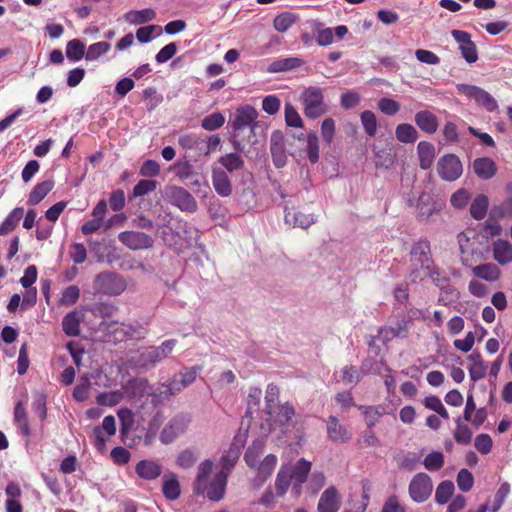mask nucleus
Masks as SVG:
<instances>
[{
    "mask_svg": "<svg viewBox=\"0 0 512 512\" xmlns=\"http://www.w3.org/2000/svg\"><path fill=\"white\" fill-rule=\"evenodd\" d=\"M89 310L95 317L105 319L113 316L116 307L111 303L99 302L92 305Z\"/></svg>",
    "mask_w": 512,
    "mask_h": 512,
    "instance_id": "57",
    "label": "nucleus"
},
{
    "mask_svg": "<svg viewBox=\"0 0 512 512\" xmlns=\"http://www.w3.org/2000/svg\"><path fill=\"white\" fill-rule=\"evenodd\" d=\"M358 409L363 413L368 428H373L378 420L386 414V408L383 405H359Z\"/></svg>",
    "mask_w": 512,
    "mask_h": 512,
    "instance_id": "34",
    "label": "nucleus"
},
{
    "mask_svg": "<svg viewBox=\"0 0 512 512\" xmlns=\"http://www.w3.org/2000/svg\"><path fill=\"white\" fill-rule=\"evenodd\" d=\"M419 166L423 170L431 168L435 159V147L428 141H421L417 145Z\"/></svg>",
    "mask_w": 512,
    "mask_h": 512,
    "instance_id": "28",
    "label": "nucleus"
},
{
    "mask_svg": "<svg viewBox=\"0 0 512 512\" xmlns=\"http://www.w3.org/2000/svg\"><path fill=\"white\" fill-rule=\"evenodd\" d=\"M54 181L46 180L35 185L28 197V204L37 205L53 189Z\"/></svg>",
    "mask_w": 512,
    "mask_h": 512,
    "instance_id": "36",
    "label": "nucleus"
},
{
    "mask_svg": "<svg viewBox=\"0 0 512 512\" xmlns=\"http://www.w3.org/2000/svg\"><path fill=\"white\" fill-rule=\"evenodd\" d=\"M125 279L112 272L100 273L95 277L94 288L97 292L117 296L120 295L126 289Z\"/></svg>",
    "mask_w": 512,
    "mask_h": 512,
    "instance_id": "6",
    "label": "nucleus"
},
{
    "mask_svg": "<svg viewBox=\"0 0 512 512\" xmlns=\"http://www.w3.org/2000/svg\"><path fill=\"white\" fill-rule=\"evenodd\" d=\"M462 420L461 417L455 419L456 429L454 431V438L458 444L468 445L472 440V431L468 425L463 424Z\"/></svg>",
    "mask_w": 512,
    "mask_h": 512,
    "instance_id": "43",
    "label": "nucleus"
},
{
    "mask_svg": "<svg viewBox=\"0 0 512 512\" xmlns=\"http://www.w3.org/2000/svg\"><path fill=\"white\" fill-rule=\"evenodd\" d=\"M424 467L430 471H439L444 466V455L440 451H432L423 460Z\"/></svg>",
    "mask_w": 512,
    "mask_h": 512,
    "instance_id": "49",
    "label": "nucleus"
},
{
    "mask_svg": "<svg viewBox=\"0 0 512 512\" xmlns=\"http://www.w3.org/2000/svg\"><path fill=\"white\" fill-rule=\"evenodd\" d=\"M255 121L256 110L252 106H244L236 110L234 119L231 121L232 141L235 149L242 151L245 143L253 137Z\"/></svg>",
    "mask_w": 512,
    "mask_h": 512,
    "instance_id": "2",
    "label": "nucleus"
},
{
    "mask_svg": "<svg viewBox=\"0 0 512 512\" xmlns=\"http://www.w3.org/2000/svg\"><path fill=\"white\" fill-rule=\"evenodd\" d=\"M361 101V96L354 90L344 92L340 97V104L345 110L355 108Z\"/></svg>",
    "mask_w": 512,
    "mask_h": 512,
    "instance_id": "59",
    "label": "nucleus"
},
{
    "mask_svg": "<svg viewBox=\"0 0 512 512\" xmlns=\"http://www.w3.org/2000/svg\"><path fill=\"white\" fill-rule=\"evenodd\" d=\"M111 48L110 43L101 41L91 44L86 52L85 58L88 61L97 60L100 56L106 54Z\"/></svg>",
    "mask_w": 512,
    "mask_h": 512,
    "instance_id": "51",
    "label": "nucleus"
},
{
    "mask_svg": "<svg viewBox=\"0 0 512 512\" xmlns=\"http://www.w3.org/2000/svg\"><path fill=\"white\" fill-rule=\"evenodd\" d=\"M279 388L274 384H269L266 389L265 402H266V413L274 409L279 405Z\"/></svg>",
    "mask_w": 512,
    "mask_h": 512,
    "instance_id": "63",
    "label": "nucleus"
},
{
    "mask_svg": "<svg viewBox=\"0 0 512 512\" xmlns=\"http://www.w3.org/2000/svg\"><path fill=\"white\" fill-rule=\"evenodd\" d=\"M136 474L144 480H155L162 473L161 465L153 460H140L135 466Z\"/></svg>",
    "mask_w": 512,
    "mask_h": 512,
    "instance_id": "21",
    "label": "nucleus"
},
{
    "mask_svg": "<svg viewBox=\"0 0 512 512\" xmlns=\"http://www.w3.org/2000/svg\"><path fill=\"white\" fill-rule=\"evenodd\" d=\"M169 202L182 212L194 213L198 210V204L193 195L180 186H170L166 189Z\"/></svg>",
    "mask_w": 512,
    "mask_h": 512,
    "instance_id": "7",
    "label": "nucleus"
},
{
    "mask_svg": "<svg viewBox=\"0 0 512 512\" xmlns=\"http://www.w3.org/2000/svg\"><path fill=\"white\" fill-rule=\"evenodd\" d=\"M433 482L431 477L420 472L413 476L409 483L408 492L411 499L416 503H423L431 496Z\"/></svg>",
    "mask_w": 512,
    "mask_h": 512,
    "instance_id": "8",
    "label": "nucleus"
},
{
    "mask_svg": "<svg viewBox=\"0 0 512 512\" xmlns=\"http://www.w3.org/2000/svg\"><path fill=\"white\" fill-rule=\"evenodd\" d=\"M157 187L155 180H140L133 188V197H142L153 192Z\"/></svg>",
    "mask_w": 512,
    "mask_h": 512,
    "instance_id": "62",
    "label": "nucleus"
},
{
    "mask_svg": "<svg viewBox=\"0 0 512 512\" xmlns=\"http://www.w3.org/2000/svg\"><path fill=\"white\" fill-rule=\"evenodd\" d=\"M212 183L215 191L222 197H227L232 192L231 182L227 173L221 169H214Z\"/></svg>",
    "mask_w": 512,
    "mask_h": 512,
    "instance_id": "29",
    "label": "nucleus"
},
{
    "mask_svg": "<svg viewBox=\"0 0 512 512\" xmlns=\"http://www.w3.org/2000/svg\"><path fill=\"white\" fill-rule=\"evenodd\" d=\"M474 173L483 180H489L497 172L496 163L489 157H479L473 161Z\"/></svg>",
    "mask_w": 512,
    "mask_h": 512,
    "instance_id": "23",
    "label": "nucleus"
},
{
    "mask_svg": "<svg viewBox=\"0 0 512 512\" xmlns=\"http://www.w3.org/2000/svg\"><path fill=\"white\" fill-rule=\"evenodd\" d=\"M297 18L291 12H283L274 18L273 26L276 31L284 33L296 22Z\"/></svg>",
    "mask_w": 512,
    "mask_h": 512,
    "instance_id": "46",
    "label": "nucleus"
},
{
    "mask_svg": "<svg viewBox=\"0 0 512 512\" xmlns=\"http://www.w3.org/2000/svg\"><path fill=\"white\" fill-rule=\"evenodd\" d=\"M189 424V418L184 415H177L172 418L163 428L160 434V440L164 444H169L180 434L184 433Z\"/></svg>",
    "mask_w": 512,
    "mask_h": 512,
    "instance_id": "13",
    "label": "nucleus"
},
{
    "mask_svg": "<svg viewBox=\"0 0 512 512\" xmlns=\"http://www.w3.org/2000/svg\"><path fill=\"white\" fill-rule=\"evenodd\" d=\"M285 223L292 227H300L306 229L316 222L314 214H304L295 208H290L287 204L284 206Z\"/></svg>",
    "mask_w": 512,
    "mask_h": 512,
    "instance_id": "16",
    "label": "nucleus"
},
{
    "mask_svg": "<svg viewBox=\"0 0 512 512\" xmlns=\"http://www.w3.org/2000/svg\"><path fill=\"white\" fill-rule=\"evenodd\" d=\"M437 172L442 180L453 182L462 175L463 165L456 154H445L437 162Z\"/></svg>",
    "mask_w": 512,
    "mask_h": 512,
    "instance_id": "9",
    "label": "nucleus"
},
{
    "mask_svg": "<svg viewBox=\"0 0 512 512\" xmlns=\"http://www.w3.org/2000/svg\"><path fill=\"white\" fill-rule=\"evenodd\" d=\"M512 218V197L505 199L500 205H495L490 211V220L498 221Z\"/></svg>",
    "mask_w": 512,
    "mask_h": 512,
    "instance_id": "42",
    "label": "nucleus"
},
{
    "mask_svg": "<svg viewBox=\"0 0 512 512\" xmlns=\"http://www.w3.org/2000/svg\"><path fill=\"white\" fill-rule=\"evenodd\" d=\"M304 115L309 119H317L327 112L324 95L319 87L310 86L301 94Z\"/></svg>",
    "mask_w": 512,
    "mask_h": 512,
    "instance_id": "5",
    "label": "nucleus"
},
{
    "mask_svg": "<svg viewBox=\"0 0 512 512\" xmlns=\"http://www.w3.org/2000/svg\"><path fill=\"white\" fill-rule=\"evenodd\" d=\"M414 121L420 130L428 134L435 133L439 126L437 117L428 110L418 111L414 116Z\"/></svg>",
    "mask_w": 512,
    "mask_h": 512,
    "instance_id": "25",
    "label": "nucleus"
},
{
    "mask_svg": "<svg viewBox=\"0 0 512 512\" xmlns=\"http://www.w3.org/2000/svg\"><path fill=\"white\" fill-rule=\"evenodd\" d=\"M475 277L488 282H494L499 279L501 271L499 267L493 263H485L478 265L472 269Z\"/></svg>",
    "mask_w": 512,
    "mask_h": 512,
    "instance_id": "32",
    "label": "nucleus"
},
{
    "mask_svg": "<svg viewBox=\"0 0 512 512\" xmlns=\"http://www.w3.org/2000/svg\"><path fill=\"white\" fill-rule=\"evenodd\" d=\"M270 151L272 154L273 163L277 168H281L286 164L287 156L285 150V141L283 132L275 130L270 138Z\"/></svg>",
    "mask_w": 512,
    "mask_h": 512,
    "instance_id": "15",
    "label": "nucleus"
},
{
    "mask_svg": "<svg viewBox=\"0 0 512 512\" xmlns=\"http://www.w3.org/2000/svg\"><path fill=\"white\" fill-rule=\"evenodd\" d=\"M424 405L426 408L436 412L440 417L445 420L449 419V414L447 409L442 404L440 398L435 395L427 396L424 399Z\"/></svg>",
    "mask_w": 512,
    "mask_h": 512,
    "instance_id": "52",
    "label": "nucleus"
},
{
    "mask_svg": "<svg viewBox=\"0 0 512 512\" xmlns=\"http://www.w3.org/2000/svg\"><path fill=\"white\" fill-rule=\"evenodd\" d=\"M306 152L308 159L312 164L319 161V139L314 133L308 134Z\"/></svg>",
    "mask_w": 512,
    "mask_h": 512,
    "instance_id": "55",
    "label": "nucleus"
},
{
    "mask_svg": "<svg viewBox=\"0 0 512 512\" xmlns=\"http://www.w3.org/2000/svg\"><path fill=\"white\" fill-rule=\"evenodd\" d=\"M162 493L169 501H175L180 497L181 488L176 474L168 473L164 475Z\"/></svg>",
    "mask_w": 512,
    "mask_h": 512,
    "instance_id": "27",
    "label": "nucleus"
},
{
    "mask_svg": "<svg viewBox=\"0 0 512 512\" xmlns=\"http://www.w3.org/2000/svg\"><path fill=\"white\" fill-rule=\"evenodd\" d=\"M489 199L485 194H478L471 203L470 214L475 220H482L487 214Z\"/></svg>",
    "mask_w": 512,
    "mask_h": 512,
    "instance_id": "37",
    "label": "nucleus"
},
{
    "mask_svg": "<svg viewBox=\"0 0 512 512\" xmlns=\"http://www.w3.org/2000/svg\"><path fill=\"white\" fill-rule=\"evenodd\" d=\"M177 341L169 339L159 346H150L144 349L135 361V365L140 368H153L158 363L166 359L173 351Z\"/></svg>",
    "mask_w": 512,
    "mask_h": 512,
    "instance_id": "4",
    "label": "nucleus"
},
{
    "mask_svg": "<svg viewBox=\"0 0 512 512\" xmlns=\"http://www.w3.org/2000/svg\"><path fill=\"white\" fill-rule=\"evenodd\" d=\"M327 436L333 442H347L351 434L346 427L339 423L336 416H329L327 420Z\"/></svg>",
    "mask_w": 512,
    "mask_h": 512,
    "instance_id": "22",
    "label": "nucleus"
},
{
    "mask_svg": "<svg viewBox=\"0 0 512 512\" xmlns=\"http://www.w3.org/2000/svg\"><path fill=\"white\" fill-rule=\"evenodd\" d=\"M509 493L510 485L507 482L502 483L494 495V500L490 512H497L500 510Z\"/></svg>",
    "mask_w": 512,
    "mask_h": 512,
    "instance_id": "58",
    "label": "nucleus"
},
{
    "mask_svg": "<svg viewBox=\"0 0 512 512\" xmlns=\"http://www.w3.org/2000/svg\"><path fill=\"white\" fill-rule=\"evenodd\" d=\"M457 89L469 99H474L477 104L482 105L488 112H493L498 109V103L494 97L478 86L459 84L457 85Z\"/></svg>",
    "mask_w": 512,
    "mask_h": 512,
    "instance_id": "10",
    "label": "nucleus"
},
{
    "mask_svg": "<svg viewBox=\"0 0 512 512\" xmlns=\"http://www.w3.org/2000/svg\"><path fill=\"white\" fill-rule=\"evenodd\" d=\"M213 470L214 463L211 460L201 462L193 487L196 494L205 495L209 500L217 502L224 498L228 478L224 473H216L210 480Z\"/></svg>",
    "mask_w": 512,
    "mask_h": 512,
    "instance_id": "1",
    "label": "nucleus"
},
{
    "mask_svg": "<svg viewBox=\"0 0 512 512\" xmlns=\"http://www.w3.org/2000/svg\"><path fill=\"white\" fill-rule=\"evenodd\" d=\"M285 121L289 127L300 128L303 125L299 113L290 103H286L285 105Z\"/></svg>",
    "mask_w": 512,
    "mask_h": 512,
    "instance_id": "60",
    "label": "nucleus"
},
{
    "mask_svg": "<svg viewBox=\"0 0 512 512\" xmlns=\"http://www.w3.org/2000/svg\"><path fill=\"white\" fill-rule=\"evenodd\" d=\"M411 262L419 265L421 269H428V265L434 262L432 258L430 241L427 238H420L415 241L410 250Z\"/></svg>",
    "mask_w": 512,
    "mask_h": 512,
    "instance_id": "12",
    "label": "nucleus"
},
{
    "mask_svg": "<svg viewBox=\"0 0 512 512\" xmlns=\"http://www.w3.org/2000/svg\"><path fill=\"white\" fill-rule=\"evenodd\" d=\"M116 433V421L114 416L108 415L104 417L102 421L101 426H96L93 429V435L95 438V445L101 449L105 446V443L107 441V438L105 437V434L107 436H112Z\"/></svg>",
    "mask_w": 512,
    "mask_h": 512,
    "instance_id": "19",
    "label": "nucleus"
},
{
    "mask_svg": "<svg viewBox=\"0 0 512 512\" xmlns=\"http://www.w3.org/2000/svg\"><path fill=\"white\" fill-rule=\"evenodd\" d=\"M277 465V456L274 454H268L258 464V485L269 478Z\"/></svg>",
    "mask_w": 512,
    "mask_h": 512,
    "instance_id": "38",
    "label": "nucleus"
},
{
    "mask_svg": "<svg viewBox=\"0 0 512 512\" xmlns=\"http://www.w3.org/2000/svg\"><path fill=\"white\" fill-rule=\"evenodd\" d=\"M291 480H293V478L292 476H290L289 471H286L283 468H281L275 480V489L277 496L282 497L287 492Z\"/></svg>",
    "mask_w": 512,
    "mask_h": 512,
    "instance_id": "50",
    "label": "nucleus"
},
{
    "mask_svg": "<svg viewBox=\"0 0 512 512\" xmlns=\"http://www.w3.org/2000/svg\"><path fill=\"white\" fill-rule=\"evenodd\" d=\"M443 203L436 201L430 194L421 193L417 201V219L428 221L430 217L441 211Z\"/></svg>",
    "mask_w": 512,
    "mask_h": 512,
    "instance_id": "14",
    "label": "nucleus"
},
{
    "mask_svg": "<svg viewBox=\"0 0 512 512\" xmlns=\"http://www.w3.org/2000/svg\"><path fill=\"white\" fill-rule=\"evenodd\" d=\"M379 110L388 116L396 115L400 110V104L391 98H381L378 102Z\"/></svg>",
    "mask_w": 512,
    "mask_h": 512,
    "instance_id": "61",
    "label": "nucleus"
},
{
    "mask_svg": "<svg viewBox=\"0 0 512 512\" xmlns=\"http://www.w3.org/2000/svg\"><path fill=\"white\" fill-rule=\"evenodd\" d=\"M311 470V462L307 461L304 458H301L297 461L295 466L292 468V471L289 472L290 476H292L294 481V488L299 486L302 488L303 483L306 482L308 475Z\"/></svg>",
    "mask_w": 512,
    "mask_h": 512,
    "instance_id": "31",
    "label": "nucleus"
},
{
    "mask_svg": "<svg viewBox=\"0 0 512 512\" xmlns=\"http://www.w3.org/2000/svg\"><path fill=\"white\" fill-rule=\"evenodd\" d=\"M225 123V117L220 112H214L201 121V126L207 131H214L223 126Z\"/></svg>",
    "mask_w": 512,
    "mask_h": 512,
    "instance_id": "53",
    "label": "nucleus"
},
{
    "mask_svg": "<svg viewBox=\"0 0 512 512\" xmlns=\"http://www.w3.org/2000/svg\"><path fill=\"white\" fill-rule=\"evenodd\" d=\"M85 319L84 310H73L67 313L62 320V329L67 336L77 337L80 335V324Z\"/></svg>",
    "mask_w": 512,
    "mask_h": 512,
    "instance_id": "18",
    "label": "nucleus"
},
{
    "mask_svg": "<svg viewBox=\"0 0 512 512\" xmlns=\"http://www.w3.org/2000/svg\"><path fill=\"white\" fill-rule=\"evenodd\" d=\"M456 482L462 492H469L474 485L473 474L468 469L463 468L458 472Z\"/></svg>",
    "mask_w": 512,
    "mask_h": 512,
    "instance_id": "56",
    "label": "nucleus"
},
{
    "mask_svg": "<svg viewBox=\"0 0 512 512\" xmlns=\"http://www.w3.org/2000/svg\"><path fill=\"white\" fill-rule=\"evenodd\" d=\"M118 240L127 248L137 251L150 249L154 245L152 236L140 231H123L118 234Z\"/></svg>",
    "mask_w": 512,
    "mask_h": 512,
    "instance_id": "11",
    "label": "nucleus"
},
{
    "mask_svg": "<svg viewBox=\"0 0 512 512\" xmlns=\"http://www.w3.org/2000/svg\"><path fill=\"white\" fill-rule=\"evenodd\" d=\"M124 399L121 390L103 392L98 394L96 402L100 406L112 407L119 404Z\"/></svg>",
    "mask_w": 512,
    "mask_h": 512,
    "instance_id": "47",
    "label": "nucleus"
},
{
    "mask_svg": "<svg viewBox=\"0 0 512 512\" xmlns=\"http://www.w3.org/2000/svg\"><path fill=\"white\" fill-rule=\"evenodd\" d=\"M454 491L455 486L451 480H444L440 482L435 491L436 503L440 505L446 504L452 497Z\"/></svg>",
    "mask_w": 512,
    "mask_h": 512,
    "instance_id": "39",
    "label": "nucleus"
},
{
    "mask_svg": "<svg viewBox=\"0 0 512 512\" xmlns=\"http://www.w3.org/2000/svg\"><path fill=\"white\" fill-rule=\"evenodd\" d=\"M395 135L402 143H414L418 138V132L411 124L402 123L396 127Z\"/></svg>",
    "mask_w": 512,
    "mask_h": 512,
    "instance_id": "41",
    "label": "nucleus"
},
{
    "mask_svg": "<svg viewBox=\"0 0 512 512\" xmlns=\"http://www.w3.org/2000/svg\"><path fill=\"white\" fill-rule=\"evenodd\" d=\"M251 402H248V409L245 413L244 418L241 421V426L238 434L235 437V443L233 446L221 457V470L218 473H224L228 478L231 470L235 466L240 456V450L238 445H243L246 441L248 430L252 420Z\"/></svg>",
    "mask_w": 512,
    "mask_h": 512,
    "instance_id": "3",
    "label": "nucleus"
},
{
    "mask_svg": "<svg viewBox=\"0 0 512 512\" xmlns=\"http://www.w3.org/2000/svg\"><path fill=\"white\" fill-rule=\"evenodd\" d=\"M361 123L367 135L374 136L377 131V119L370 110H365L360 115Z\"/></svg>",
    "mask_w": 512,
    "mask_h": 512,
    "instance_id": "54",
    "label": "nucleus"
},
{
    "mask_svg": "<svg viewBox=\"0 0 512 512\" xmlns=\"http://www.w3.org/2000/svg\"><path fill=\"white\" fill-rule=\"evenodd\" d=\"M14 420L21 433L25 436H29L31 431L28 422V415L21 402H18L14 407Z\"/></svg>",
    "mask_w": 512,
    "mask_h": 512,
    "instance_id": "40",
    "label": "nucleus"
},
{
    "mask_svg": "<svg viewBox=\"0 0 512 512\" xmlns=\"http://www.w3.org/2000/svg\"><path fill=\"white\" fill-rule=\"evenodd\" d=\"M493 257L500 264L512 262V245L507 240L498 239L493 243Z\"/></svg>",
    "mask_w": 512,
    "mask_h": 512,
    "instance_id": "30",
    "label": "nucleus"
},
{
    "mask_svg": "<svg viewBox=\"0 0 512 512\" xmlns=\"http://www.w3.org/2000/svg\"><path fill=\"white\" fill-rule=\"evenodd\" d=\"M155 18L156 13L151 8H145L142 10H130L124 14L125 21L133 25H141L152 21Z\"/></svg>",
    "mask_w": 512,
    "mask_h": 512,
    "instance_id": "33",
    "label": "nucleus"
},
{
    "mask_svg": "<svg viewBox=\"0 0 512 512\" xmlns=\"http://www.w3.org/2000/svg\"><path fill=\"white\" fill-rule=\"evenodd\" d=\"M24 209L22 207L14 208L0 224V236H4L12 232L23 217Z\"/></svg>",
    "mask_w": 512,
    "mask_h": 512,
    "instance_id": "35",
    "label": "nucleus"
},
{
    "mask_svg": "<svg viewBox=\"0 0 512 512\" xmlns=\"http://www.w3.org/2000/svg\"><path fill=\"white\" fill-rule=\"evenodd\" d=\"M267 414L269 415V420L273 422V424L285 426L291 421L292 417L295 415V410L292 405H290L289 403H285L284 405H277Z\"/></svg>",
    "mask_w": 512,
    "mask_h": 512,
    "instance_id": "24",
    "label": "nucleus"
},
{
    "mask_svg": "<svg viewBox=\"0 0 512 512\" xmlns=\"http://www.w3.org/2000/svg\"><path fill=\"white\" fill-rule=\"evenodd\" d=\"M341 506V498L334 486L328 487L320 496L317 512H338Z\"/></svg>",
    "mask_w": 512,
    "mask_h": 512,
    "instance_id": "17",
    "label": "nucleus"
},
{
    "mask_svg": "<svg viewBox=\"0 0 512 512\" xmlns=\"http://www.w3.org/2000/svg\"><path fill=\"white\" fill-rule=\"evenodd\" d=\"M66 55L72 61H79L85 55V45L78 39L70 40L66 46Z\"/></svg>",
    "mask_w": 512,
    "mask_h": 512,
    "instance_id": "48",
    "label": "nucleus"
},
{
    "mask_svg": "<svg viewBox=\"0 0 512 512\" xmlns=\"http://www.w3.org/2000/svg\"><path fill=\"white\" fill-rule=\"evenodd\" d=\"M219 162L230 172L240 169L243 165L241 157L236 153L222 156Z\"/></svg>",
    "mask_w": 512,
    "mask_h": 512,
    "instance_id": "64",
    "label": "nucleus"
},
{
    "mask_svg": "<svg viewBox=\"0 0 512 512\" xmlns=\"http://www.w3.org/2000/svg\"><path fill=\"white\" fill-rule=\"evenodd\" d=\"M117 414L121 425L120 432L124 438L128 435L134 426V413L129 408H121Z\"/></svg>",
    "mask_w": 512,
    "mask_h": 512,
    "instance_id": "45",
    "label": "nucleus"
},
{
    "mask_svg": "<svg viewBox=\"0 0 512 512\" xmlns=\"http://www.w3.org/2000/svg\"><path fill=\"white\" fill-rule=\"evenodd\" d=\"M304 64L303 59L299 57H286L273 61L266 68L268 73H282L292 71Z\"/></svg>",
    "mask_w": 512,
    "mask_h": 512,
    "instance_id": "26",
    "label": "nucleus"
},
{
    "mask_svg": "<svg viewBox=\"0 0 512 512\" xmlns=\"http://www.w3.org/2000/svg\"><path fill=\"white\" fill-rule=\"evenodd\" d=\"M440 290L441 292L438 298V304L449 307L456 303L460 298L459 291L450 283L446 286H443V288Z\"/></svg>",
    "mask_w": 512,
    "mask_h": 512,
    "instance_id": "44",
    "label": "nucleus"
},
{
    "mask_svg": "<svg viewBox=\"0 0 512 512\" xmlns=\"http://www.w3.org/2000/svg\"><path fill=\"white\" fill-rule=\"evenodd\" d=\"M121 391L124 398L135 399L149 394L150 387L146 379L134 378L123 385Z\"/></svg>",
    "mask_w": 512,
    "mask_h": 512,
    "instance_id": "20",
    "label": "nucleus"
}]
</instances>
